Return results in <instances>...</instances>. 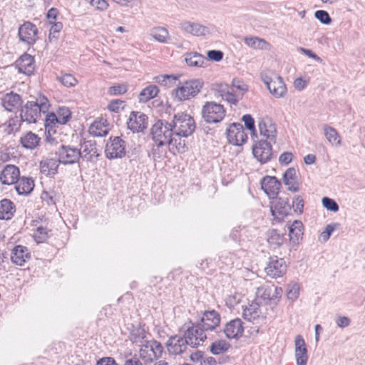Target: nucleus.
Segmentation results:
<instances>
[{"instance_id":"obj_1","label":"nucleus","mask_w":365,"mask_h":365,"mask_svg":"<svg viewBox=\"0 0 365 365\" xmlns=\"http://www.w3.org/2000/svg\"><path fill=\"white\" fill-rule=\"evenodd\" d=\"M273 285H264L257 288V299L243 309L245 319L253 323L264 320L272 311Z\"/></svg>"},{"instance_id":"obj_16","label":"nucleus","mask_w":365,"mask_h":365,"mask_svg":"<svg viewBox=\"0 0 365 365\" xmlns=\"http://www.w3.org/2000/svg\"><path fill=\"white\" fill-rule=\"evenodd\" d=\"M189 345V342L185 335H174L169 337L166 346L170 354L178 355L185 352Z\"/></svg>"},{"instance_id":"obj_58","label":"nucleus","mask_w":365,"mask_h":365,"mask_svg":"<svg viewBox=\"0 0 365 365\" xmlns=\"http://www.w3.org/2000/svg\"><path fill=\"white\" fill-rule=\"evenodd\" d=\"M337 225L338 224H329L326 226L324 230L321 233V237L324 242H327L329 239Z\"/></svg>"},{"instance_id":"obj_46","label":"nucleus","mask_w":365,"mask_h":365,"mask_svg":"<svg viewBox=\"0 0 365 365\" xmlns=\"http://www.w3.org/2000/svg\"><path fill=\"white\" fill-rule=\"evenodd\" d=\"M299 294V285L297 283H290L287 289V297L288 299L295 301Z\"/></svg>"},{"instance_id":"obj_32","label":"nucleus","mask_w":365,"mask_h":365,"mask_svg":"<svg viewBox=\"0 0 365 365\" xmlns=\"http://www.w3.org/2000/svg\"><path fill=\"white\" fill-rule=\"evenodd\" d=\"M16 212L14 203L9 199H3L0 201V219L11 220Z\"/></svg>"},{"instance_id":"obj_8","label":"nucleus","mask_w":365,"mask_h":365,"mask_svg":"<svg viewBox=\"0 0 365 365\" xmlns=\"http://www.w3.org/2000/svg\"><path fill=\"white\" fill-rule=\"evenodd\" d=\"M58 163L63 165H73L79 162L81 154V149L71 145H62L56 151Z\"/></svg>"},{"instance_id":"obj_64","label":"nucleus","mask_w":365,"mask_h":365,"mask_svg":"<svg viewBox=\"0 0 365 365\" xmlns=\"http://www.w3.org/2000/svg\"><path fill=\"white\" fill-rule=\"evenodd\" d=\"M292 206L295 212L302 213L304 207L303 198L301 196H297L293 200Z\"/></svg>"},{"instance_id":"obj_48","label":"nucleus","mask_w":365,"mask_h":365,"mask_svg":"<svg viewBox=\"0 0 365 365\" xmlns=\"http://www.w3.org/2000/svg\"><path fill=\"white\" fill-rule=\"evenodd\" d=\"M230 90H232V88L225 83H217L214 87L215 96H220L222 98H223Z\"/></svg>"},{"instance_id":"obj_55","label":"nucleus","mask_w":365,"mask_h":365,"mask_svg":"<svg viewBox=\"0 0 365 365\" xmlns=\"http://www.w3.org/2000/svg\"><path fill=\"white\" fill-rule=\"evenodd\" d=\"M34 102L37 104L38 110H39L41 113H45L48 110L50 104L48 100L46 97H39V98H38L36 101Z\"/></svg>"},{"instance_id":"obj_15","label":"nucleus","mask_w":365,"mask_h":365,"mask_svg":"<svg viewBox=\"0 0 365 365\" xmlns=\"http://www.w3.org/2000/svg\"><path fill=\"white\" fill-rule=\"evenodd\" d=\"M227 138L230 143L235 145H241L247 141V135L242 125L233 123L227 130Z\"/></svg>"},{"instance_id":"obj_49","label":"nucleus","mask_w":365,"mask_h":365,"mask_svg":"<svg viewBox=\"0 0 365 365\" xmlns=\"http://www.w3.org/2000/svg\"><path fill=\"white\" fill-rule=\"evenodd\" d=\"M48 230L42 226L38 227L34 234L35 240L39 243L44 242L48 237Z\"/></svg>"},{"instance_id":"obj_45","label":"nucleus","mask_w":365,"mask_h":365,"mask_svg":"<svg viewBox=\"0 0 365 365\" xmlns=\"http://www.w3.org/2000/svg\"><path fill=\"white\" fill-rule=\"evenodd\" d=\"M58 120V123L61 125L66 124L70 119L71 113L66 107H61L57 110L56 114Z\"/></svg>"},{"instance_id":"obj_53","label":"nucleus","mask_w":365,"mask_h":365,"mask_svg":"<svg viewBox=\"0 0 365 365\" xmlns=\"http://www.w3.org/2000/svg\"><path fill=\"white\" fill-rule=\"evenodd\" d=\"M314 16L324 24H329L331 22V19L326 11L318 10L314 13Z\"/></svg>"},{"instance_id":"obj_63","label":"nucleus","mask_w":365,"mask_h":365,"mask_svg":"<svg viewBox=\"0 0 365 365\" xmlns=\"http://www.w3.org/2000/svg\"><path fill=\"white\" fill-rule=\"evenodd\" d=\"M242 120L244 121L245 125L248 130L252 133L255 131V120L250 115L247 114L243 115Z\"/></svg>"},{"instance_id":"obj_31","label":"nucleus","mask_w":365,"mask_h":365,"mask_svg":"<svg viewBox=\"0 0 365 365\" xmlns=\"http://www.w3.org/2000/svg\"><path fill=\"white\" fill-rule=\"evenodd\" d=\"M283 182L291 192H298L299 183L297 180L296 170L294 168H288L283 174Z\"/></svg>"},{"instance_id":"obj_52","label":"nucleus","mask_w":365,"mask_h":365,"mask_svg":"<svg viewBox=\"0 0 365 365\" xmlns=\"http://www.w3.org/2000/svg\"><path fill=\"white\" fill-rule=\"evenodd\" d=\"M55 123H58L56 115L53 113L47 114L45 119V128L46 130H47L48 133H50L52 126Z\"/></svg>"},{"instance_id":"obj_47","label":"nucleus","mask_w":365,"mask_h":365,"mask_svg":"<svg viewBox=\"0 0 365 365\" xmlns=\"http://www.w3.org/2000/svg\"><path fill=\"white\" fill-rule=\"evenodd\" d=\"M146 337V333L144 329L141 328H136L133 330L130 334V341L133 343H140Z\"/></svg>"},{"instance_id":"obj_54","label":"nucleus","mask_w":365,"mask_h":365,"mask_svg":"<svg viewBox=\"0 0 365 365\" xmlns=\"http://www.w3.org/2000/svg\"><path fill=\"white\" fill-rule=\"evenodd\" d=\"M50 24H52L50 29V34H49V39L50 41L52 40V38H57L58 36L56 34H58L60 31L63 28V24L61 22H55V21H50Z\"/></svg>"},{"instance_id":"obj_41","label":"nucleus","mask_w":365,"mask_h":365,"mask_svg":"<svg viewBox=\"0 0 365 365\" xmlns=\"http://www.w3.org/2000/svg\"><path fill=\"white\" fill-rule=\"evenodd\" d=\"M230 348V344L225 339L217 340L210 346V352L214 355L225 353Z\"/></svg>"},{"instance_id":"obj_27","label":"nucleus","mask_w":365,"mask_h":365,"mask_svg":"<svg viewBox=\"0 0 365 365\" xmlns=\"http://www.w3.org/2000/svg\"><path fill=\"white\" fill-rule=\"evenodd\" d=\"M16 67L19 73L26 75L31 74L35 68L34 58L28 53H24L16 61Z\"/></svg>"},{"instance_id":"obj_50","label":"nucleus","mask_w":365,"mask_h":365,"mask_svg":"<svg viewBox=\"0 0 365 365\" xmlns=\"http://www.w3.org/2000/svg\"><path fill=\"white\" fill-rule=\"evenodd\" d=\"M322 205L323 206L328 210L332 212H337L339 209V207L336 202L331 198L328 197H324L322 198Z\"/></svg>"},{"instance_id":"obj_26","label":"nucleus","mask_w":365,"mask_h":365,"mask_svg":"<svg viewBox=\"0 0 365 365\" xmlns=\"http://www.w3.org/2000/svg\"><path fill=\"white\" fill-rule=\"evenodd\" d=\"M81 154L83 160L94 162L99 155L96 143L92 140L84 141L81 145Z\"/></svg>"},{"instance_id":"obj_11","label":"nucleus","mask_w":365,"mask_h":365,"mask_svg":"<svg viewBox=\"0 0 365 365\" xmlns=\"http://www.w3.org/2000/svg\"><path fill=\"white\" fill-rule=\"evenodd\" d=\"M272 144L267 140H260L253 145V155L262 164H264L271 160L273 155Z\"/></svg>"},{"instance_id":"obj_23","label":"nucleus","mask_w":365,"mask_h":365,"mask_svg":"<svg viewBox=\"0 0 365 365\" xmlns=\"http://www.w3.org/2000/svg\"><path fill=\"white\" fill-rule=\"evenodd\" d=\"M31 259L29 249L23 245H16L11 250V262L18 266H24Z\"/></svg>"},{"instance_id":"obj_39","label":"nucleus","mask_w":365,"mask_h":365,"mask_svg":"<svg viewBox=\"0 0 365 365\" xmlns=\"http://www.w3.org/2000/svg\"><path fill=\"white\" fill-rule=\"evenodd\" d=\"M180 76L175 75H159L153 78V81L165 87L170 88L175 86L177 81L179 80Z\"/></svg>"},{"instance_id":"obj_19","label":"nucleus","mask_w":365,"mask_h":365,"mask_svg":"<svg viewBox=\"0 0 365 365\" xmlns=\"http://www.w3.org/2000/svg\"><path fill=\"white\" fill-rule=\"evenodd\" d=\"M223 332L230 339H240L244 333L242 321L239 318L230 320L225 325Z\"/></svg>"},{"instance_id":"obj_9","label":"nucleus","mask_w":365,"mask_h":365,"mask_svg":"<svg viewBox=\"0 0 365 365\" xmlns=\"http://www.w3.org/2000/svg\"><path fill=\"white\" fill-rule=\"evenodd\" d=\"M287 266L283 258H279L277 256L270 257L269 262L264 269L267 276L271 278L277 279L282 277L287 272Z\"/></svg>"},{"instance_id":"obj_18","label":"nucleus","mask_w":365,"mask_h":365,"mask_svg":"<svg viewBox=\"0 0 365 365\" xmlns=\"http://www.w3.org/2000/svg\"><path fill=\"white\" fill-rule=\"evenodd\" d=\"M282 184L274 176H265L261 180V187L270 199H275L279 194Z\"/></svg>"},{"instance_id":"obj_12","label":"nucleus","mask_w":365,"mask_h":365,"mask_svg":"<svg viewBox=\"0 0 365 365\" xmlns=\"http://www.w3.org/2000/svg\"><path fill=\"white\" fill-rule=\"evenodd\" d=\"M148 117L140 111H132L127 120V126L133 133L143 132L148 128Z\"/></svg>"},{"instance_id":"obj_57","label":"nucleus","mask_w":365,"mask_h":365,"mask_svg":"<svg viewBox=\"0 0 365 365\" xmlns=\"http://www.w3.org/2000/svg\"><path fill=\"white\" fill-rule=\"evenodd\" d=\"M58 79L62 84L67 87L73 86L77 83V80L71 74H65L58 78Z\"/></svg>"},{"instance_id":"obj_62","label":"nucleus","mask_w":365,"mask_h":365,"mask_svg":"<svg viewBox=\"0 0 365 365\" xmlns=\"http://www.w3.org/2000/svg\"><path fill=\"white\" fill-rule=\"evenodd\" d=\"M89 4L99 11H105L108 7V4L106 0H90Z\"/></svg>"},{"instance_id":"obj_24","label":"nucleus","mask_w":365,"mask_h":365,"mask_svg":"<svg viewBox=\"0 0 365 365\" xmlns=\"http://www.w3.org/2000/svg\"><path fill=\"white\" fill-rule=\"evenodd\" d=\"M20 177V171L18 167L14 165H7L0 174V180L2 184H14Z\"/></svg>"},{"instance_id":"obj_59","label":"nucleus","mask_w":365,"mask_h":365,"mask_svg":"<svg viewBox=\"0 0 365 365\" xmlns=\"http://www.w3.org/2000/svg\"><path fill=\"white\" fill-rule=\"evenodd\" d=\"M21 120L18 117L10 118L8 121V133H11L14 131H17L21 125Z\"/></svg>"},{"instance_id":"obj_61","label":"nucleus","mask_w":365,"mask_h":365,"mask_svg":"<svg viewBox=\"0 0 365 365\" xmlns=\"http://www.w3.org/2000/svg\"><path fill=\"white\" fill-rule=\"evenodd\" d=\"M240 98L239 95L234 93L233 88H232V90H230L222 99L230 104L236 105L240 101Z\"/></svg>"},{"instance_id":"obj_30","label":"nucleus","mask_w":365,"mask_h":365,"mask_svg":"<svg viewBox=\"0 0 365 365\" xmlns=\"http://www.w3.org/2000/svg\"><path fill=\"white\" fill-rule=\"evenodd\" d=\"M58 160L46 158L40 162V172L46 176H54L58 173Z\"/></svg>"},{"instance_id":"obj_17","label":"nucleus","mask_w":365,"mask_h":365,"mask_svg":"<svg viewBox=\"0 0 365 365\" xmlns=\"http://www.w3.org/2000/svg\"><path fill=\"white\" fill-rule=\"evenodd\" d=\"M220 314L215 310H210L204 312L197 323L207 331L215 329L220 325Z\"/></svg>"},{"instance_id":"obj_21","label":"nucleus","mask_w":365,"mask_h":365,"mask_svg":"<svg viewBox=\"0 0 365 365\" xmlns=\"http://www.w3.org/2000/svg\"><path fill=\"white\" fill-rule=\"evenodd\" d=\"M41 113L34 101H28L21 108V119L29 123H35L41 117Z\"/></svg>"},{"instance_id":"obj_28","label":"nucleus","mask_w":365,"mask_h":365,"mask_svg":"<svg viewBox=\"0 0 365 365\" xmlns=\"http://www.w3.org/2000/svg\"><path fill=\"white\" fill-rule=\"evenodd\" d=\"M274 79L267 87L270 93L276 98H282L287 93V87L282 77L272 73Z\"/></svg>"},{"instance_id":"obj_2","label":"nucleus","mask_w":365,"mask_h":365,"mask_svg":"<svg viewBox=\"0 0 365 365\" xmlns=\"http://www.w3.org/2000/svg\"><path fill=\"white\" fill-rule=\"evenodd\" d=\"M174 133L172 123L163 120H158L150 130L152 139L158 148L168 145L170 150L174 153H185L187 150L185 140L180 139L178 141Z\"/></svg>"},{"instance_id":"obj_20","label":"nucleus","mask_w":365,"mask_h":365,"mask_svg":"<svg viewBox=\"0 0 365 365\" xmlns=\"http://www.w3.org/2000/svg\"><path fill=\"white\" fill-rule=\"evenodd\" d=\"M291 210L287 198H277L271 205V212L275 219L281 221L287 216Z\"/></svg>"},{"instance_id":"obj_13","label":"nucleus","mask_w":365,"mask_h":365,"mask_svg":"<svg viewBox=\"0 0 365 365\" xmlns=\"http://www.w3.org/2000/svg\"><path fill=\"white\" fill-rule=\"evenodd\" d=\"M258 128L260 135L266 138L265 140L270 142V143H276V125L270 118L266 116L259 118L258 120Z\"/></svg>"},{"instance_id":"obj_34","label":"nucleus","mask_w":365,"mask_h":365,"mask_svg":"<svg viewBox=\"0 0 365 365\" xmlns=\"http://www.w3.org/2000/svg\"><path fill=\"white\" fill-rule=\"evenodd\" d=\"M15 184L16 190L19 195H27L30 193L34 187V181L31 178L19 177Z\"/></svg>"},{"instance_id":"obj_22","label":"nucleus","mask_w":365,"mask_h":365,"mask_svg":"<svg viewBox=\"0 0 365 365\" xmlns=\"http://www.w3.org/2000/svg\"><path fill=\"white\" fill-rule=\"evenodd\" d=\"M294 352L297 365H307L308 361L307 349L304 339L297 335L294 339Z\"/></svg>"},{"instance_id":"obj_40","label":"nucleus","mask_w":365,"mask_h":365,"mask_svg":"<svg viewBox=\"0 0 365 365\" xmlns=\"http://www.w3.org/2000/svg\"><path fill=\"white\" fill-rule=\"evenodd\" d=\"M303 225L301 221L295 220L289 227V240L293 243L298 242L299 240L302 238Z\"/></svg>"},{"instance_id":"obj_44","label":"nucleus","mask_w":365,"mask_h":365,"mask_svg":"<svg viewBox=\"0 0 365 365\" xmlns=\"http://www.w3.org/2000/svg\"><path fill=\"white\" fill-rule=\"evenodd\" d=\"M150 35L155 40L165 43L169 36V33L164 27H157L152 29Z\"/></svg>"},{"instance_id":"obj_29","label":"nucleus","mask_w":365,"mask_h":365,"mask_svg":"<svg viewBox=\"0 0 365 365\" xmlns=\"http://www.w3.org/2000/svg\"><path fill=\"white\" fill-rule=\"evenodd\" d=\"M21 104V98L19 94L9 93L4 96L1 105L8 111L13 112Z\"/></svg>"},{"instance_id":"obj_56","label":"nucleus","mask_w":365,"mask_h":365,"mask_svg":"<svg viewBox=\"0 0 365 365\" xmlns=\"http://www.w3.org/2000/svg\"><path fill=\"white\" fill-rule=\"evenodd\" d=\"M128 91V86L125 84L114 85L109 88V93L110 95H121L124 94Z\"/></svg>"},{"instance_id":"obj_37","label":"nucleus","mask_w":365,"mask_h":365,"mask_svg":"<svg viewBox=\"0 0 365 365\" xmlns=\"http://www.w3.org/2000/svg\"><path fill=\"white\" fill-rule=\"evenodd\" d=\"M324 134L328 141L334 146H339L341 144V138L336 130L328 125H325L323 128Z\"/></svg>"},{"instance_id":"obj_5","label":"nucleus","mask_w":365,"mask_h":365,"mask_svg":"<svg viewBox=\"0 0 365 365\" xmlns=\"http://www.w3.org/2000/svg\"><path fill=\"white\" fill-rule=\"evenodd\" d=\"M224 106L214 101L206 102L201 110L202 118L207 123H217L225 116Z\"/></svg>"},{"instance_id":"obj_25","label":"nucleus","mask_w":365,"mask_h":365,"mask_svg":"<svg viewBox=\"0 0 365 365\" xmlns=\"http://www.w3.org/2000/svg\"><path fill=\"white\" fill-rule=\"evenodd\" d=\"M180 28L185 32L196 36H205L209 33V29L198 23L184 21L180 24Z\"/></svg>"},{"instance_id":"obj_51","label":"nucleus","mask_w":365,"mask_h":365,"mask_svg":"<svg viewBox=\"0 0 365 365\" xmlns=\"http://www.w3.org/2000/svg\"><path fill=\"white\" fill-rule=\"evenodd\" d=\"M272 292L274 297L272 298V312H273L282 297L283 290L282 287H275L273 285V289Z\"/></svg>"},{"instance_id":"obj_10","label":"nucleus","mask_w":365,"mask_h":365,"mask_svg":"<svg viewBox=\"0 0 365 365\" xmlns=\"http://www.w3.org/2000/svg\"><path fill=\"white\" fill-rule=\"evenodd\" d=\"M105 153L108 158H121L125 155V142L118 136L110 138Z\"/></svg>"},{"instance_id":"obj_38","label":"nucleus","mask_w":365,"mask_h":365,"mask_svg":"<svg viewBox=\"0 0 365 365\" xmlns=\"http://www.w3.org/2000/svg\"><path fill=\"white\" fill-rule=\"evenodd\" d=\"M159 93V89L155 85H150L143 88L138 96L139 102L145 103L155 98Z\"/></svg>"},{"instance_id":"obj_60","label":"nucleus","mask_w":365,"mask_h":365,"mask_svg":"<svg viewBox=\"0 0 365 365\" xmlns=\"http://www.w3.org/2000/svg\"><path fill=\"white\" fill-rule=\"evenodd\" d=\"M208 59L214 61H220L222 59L224 53L219 50H210L207 53Z\"/></svg>"},{"instance_id":"obj_4","label":"nucleus","mask_w":365,"mask_h":365,"mask_svg":"<svg viewBox=\"0 0 365 365\" xmlns=\"http://www.w3.org/2000/svg\"><path fill=\"white\" fill-rule=\"evenodd\" d=\"M202 85L198 79L187 81L173 91V95L178 101L189 100L200 93Z\"/></svg>"},{"instance_id":"obj_3","label":"nucleus","mask_w":365,"mask_h":365,"mask_svg":"<svg viewBox=\"0 0 365 365\" xmlns=\"http://www.w3.org/2000/svg\"><path fill=\"white\" fill-rule=\"evenodd\" d=\"M171 123L178 141L182 139V137L187 138L191 135L196 128L193 118L184 113L175 114Z\"/></svg>"},{"instance_id":"obj_33","label":"nucleus","mask_w":365,"mask_h":365,"mask_svg":"<svg viewBox=\"0 0 365 365\" xmlns=\"http://www.w3.org/2000/svg\"><path fill=\"white\" fill-rule=\"evenodd\" d=\"M108 123L107 120L101 118L95 120L90 126L89 132L94 136L102 137L108 133Z\"/></svg>"},{"instance_id":"obj_42","label":"nucleus","mask_w":365,"mask_h":365,"mask_svg":"<svg viewBox=\"0 0 365 365\" xmlns=\"http://www.w3.org/2000/svg\"><path fill=\"white\" fill-rule=\"evenodd\" d=\"M267 242L274 248L279 247L284 242V235L277 230H269L267 233Z\"/></svg>"},{"instance_id":"obj_35","label":"nucleus","mask_w":365,"mask_h":365,"mask_svg":"<svg viewBox=\"0 0 365 365\" xmlns=\"http://www.w3.org/2000/svg\"><path fill=\"white\" fill-rule=\"evenodd\" d=\"M185 61L188 66L195 67H205L208 61L207 58L197 52L185 53Z\"/></svg>"},{"instance_id":"obj_43","label":"nucleus","mask_w":365,"mask_h":365,"mask_svg":"<svg viewBox=\"0 0 365 365\" xmlns=\"http://www.w3.org/2000/svg\"><path fill=\"white\" fill-rule=\"evenodd\" d=\"M244 41L249 47L255 49H264L267 45L264 39L256 36H247L244 38Z\"/></svg>"},{"instance_id":"obj_7","label":"nucleus","mask_w":365,"mask_h":365,"mask_svg":"<svg viewBox=\"0 0 365 365\" xmlns=\"http://www.w3.org/2000/svg\"><path fill=\"white\" fill-rule=\"evenodd\" d=\"M190 324L191 326L187 327L184 335L189 342V346L196 348L202 345L207 339L206 331L197 322L194 324L190 322Z\"/></svg>"},{"instance_id":"obj_36","label":"nucleus","mask_w":365,"mask_h":365,"mask_svg":"<svg viewBox=\"0 0 365 365\" xmlns=\"http://www.w3.org/2000/svg\"><path fill=\"white\" fill-rule=\"evenodd\" d=\"M39 142L40 138L32 132H28L21 138V143L26 149L33 150L36 148Z\"/></svg>"},{"instance_id":"obj_6","label":"nucleus","mask_w":365,"mask_h":365,"mask_svg":"<svg viewBox=\"0 0 365 365\" xmlns=\"http://www.w3.org/2000/svg\"><path fill=\"white\" fill-rule=\"evenodd\" d=\"M163 352V346L156 340L145 341L139 351L140 356L145 363H152L160 358Z\"/></svg>"},{"instance_id":"obj_14","label":"nucleus","mask_w":365,"mask_h":365,"mask_svg":"<svg viewBox=\"0 0 365 365\" xmlns=\"http://www.w3.org/2000/svg\"><path fill=\"white\" fill-rule=\"evenodd\" d=\"M38 29L30 21H26L19 28L18 36L21 41L28 44H34L38 36Z\"/></svg>"}]
</instances>
